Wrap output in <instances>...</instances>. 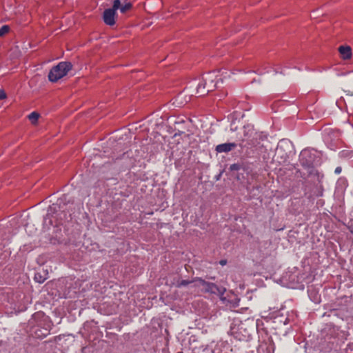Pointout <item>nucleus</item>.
I'll list each match as a JSON object with an SVG mask.
<instances>
[{
  "label": "nucleus",
  "instance_id": "nucleus-1",
  "mask_svg": "<svg viewBox=\"0 0 353 353\" xmlns=\"http://www.w3.org/2000/svg\"><path fill=\"white\" fill-rule=\"evenodd\" d=\"M217 75L215 72H210L203 77L202 81L199 82L196 86L195 91H191L190 88H185L182 92L178 95V99L185 97V103L190 100L191 96L194 94L202 97L207 94L209 92L214 90L218 88L219 80L223 83L222 79H216Z\"/></svg>",
  "mask_w": 353,
  "mask_h": 353
},
{
  "label": "nucleus",
  "instance_id": "nucleus-2",
  "mask_svg": "<svg viewBox=\"0 0 353 353\" xmlns=\"http://www.w3.org/2000/svg\"><path fill=\"white\" fill-rule=\"evenodd\" d=\"M299 161L301 165L307 170L308 175L317 176L319 179V173L316 169V166L319 164V159L312 150H303L299 154Z\"/></svg>",
  "mask_w": 353,
  "mask_h": 353
},
{
  "label": "nucleus",
  "instance_id": "nucleus-3",
  "mask_svg": "<svg viewBox=\"0 0 353 353\" xmlns=\"http://www.w3.org/2000/svg\"><path fill=\"white\" fill-rule=\"evenodd\" d=\"M205 292L217 294L221 301L224 303L238 305L240 299L238 294L230 288H205Z\"/></svg>",
  "mask_w": 353,
  "mask_h": 353
},
{
  "label": "nucleus",
  "instance_id": "nucleus-4",
  "mask_svg": "<svg viewBox=\"0 0 353 353\" xmlns=\"http://www.w3.org/2000/svg\"><path fill=\"white\" fill-rule=\"evenodd\" d=\"M72 65L69 61H61L54 66L49 72L48 79L52 82H57L65 77L72 70Z\"/></svg>",
  "mask_w": 353,
  "mask_h": 353
},
{
  "label": "nucleus",
  "instance_id": "nucleus-5",
  "mask_svg": "<svg viewBox=\"0 0 353 353\" xmlns=\"http://www.w3.org/2000/svg\"><path fill=\"white\" fill-rule=\"evenodd\" d=\"M121 0H114L113 1L112 8L105 9L103 12V19L104 23L108 26H113L115 24V17L117 15V10L120 7Z\"/></svg>",
  "mask_w": 353,
  "mask_h": 353
},
{
  "label": "nucleus",
  "instance_id": "nucleus-6",
  "mask_svg": "<svg viewBox=\"0 0 353 353\" xmlns=\"http://www.w3.org/2000/svg\"><path fill=\"white\" fill-rule=\"evenodd\" d=\"M244 136H248L250 139L248 140V144L253 147H256L260 144L259 141L266 138V136L263 135L262 132H255L252 128L244 127L243 129Z\"/></svg>",
  "mask_w": 353,
  "mask_h": 353
},
{
  "label": "nucleus",
  "instance_id": "nucleus-7",
  "mask_svg": "<svg viewBox=\"0 0 353 353\" xmlns=\"http://www.w3.org/2000/svg\"><path fill=\"white\" fill-rule=\"evenodd\" d=\"M307 294L310 299L314 303H319L321 301V295L318 288H308Z\"/></svg>",
  "mask_w": 353,
  "mask_h": 353
},
{
  "label": "nucleus",
  "instance_id": "nucleus-8",
  "mask_svg": "<svg viewBox=\"0 0 353 353\" xmlns=\"http://www.w3.org/2000/svg\"><path fill=\"white\" fill-rule=\"evenodd\" d=\"M236 146V144L234 143H225L216 145V151L219 153L228 152L234 149Z\"/></svg>",
  "mask_w": 353,
  "mask_h": 353
},
{
  "label": "nucleus",
  "instance_id": "nucleus-9",
  "mask_svg": "<svg viewBox=\"0 0 353 353\" xmlns=\"http://www.w3.org/2000/svg\"><path fill=\"white\" fill-rule=\"evenodd\" d=\"M339 52L343 59H350L352 57V49L348 46H341Z\"/></svg>",
  "mask_w": 353,
  "mask_h": 353
},
{
  "label": "nucleus",
  "instance_id": "nucleus-10",
  "mask_svg": "<svg viewBox=\"0 0 353 353\" xmlns=\"http://www.w3.org/2000/svg\"><path fill=\"white\" fill-rule=\"evenodd\" d=\"M325 309L328 310L329 314H327V312H325L323 314V316H330L332 314H333L334 316H337L336 311L339 309L334 305H333V304H328V305L325 306Z\"/></svg>",
  "mask_w": 353,
  "mask_h": 353
},
{
  "label": "nucleus",
  "instance_id": "nucleus-11",
  "mask_svg": "<svg viewBox=\"0 0 353 353\" xmlns=\"http://www.w3.org/2000/svg\"><path fill=\"white\" fill-rule=\"evenodd\" d=\"M34 280L38 283H42L46 280V277L43 276L41 272H36L34 276Z\"/></svg>",
  "mask_w": 353,
  "mask_h": 353
},
{
  "label": "nucleus",
  "instance_id": "nucleus-12",
  "mask_svg": "<svg viewBox=\"0 0 353 353\" xmlns=\"http://www.w3.org/2000/svg\"><path fill=\"white\" fill-rule=\"evenodd\" d=\"M132 8V4L131 3H126L124 5L121 6L120 4V7L119 9L121 13H125L127 11L130 10Z\"/></svg>",
  "mask_w": 353,
  "mask_h": 353
},
{
  "label": "nucleus",
  "instance_id": "nucleus-13",
  "mask_svg": "<svg viewBox=\"0 0 353 353\" xmlns=\"http://www.w3.org/2000/svg\"><path fill=\"white\" fill-rule=\"evenodd\" d=\"M307 353H325V352L321 349L320 345H315L313 347L309 348Z\"/></svg>",
  "mask_w": 353,
  "mask_h": 353
},
{
  "label": "nucleus",
  "instance_id": "nucleus-14",
  "mask_svg": "<svg viewBox=\"0 0 353 353\" xmlns=\"http://www.w3.org/2000/svg\"><path fill=\"white\" fill-rule=\"evenodd\" d=\"M39 117V114L36 112H32L28 115V119L32 123H35Z\"/></svg>",
  "mask_w": 353,
  "mask_h": 353
},
{
  "label": "nucleus",
  "instance_id": "nucleus-15",
  "mask_svg": "<svg viewBox=\"0 0 353 353\" xmlns=\"http://www.w3.org/2000/svg\"><path fill=\"white\" fill-rule=\"evenodd\" d=\"M10 30V27L8 25H4L0 28V37H3Z\"/></svg>",
  "mask_w": 353,
  "mask_h": 353
},
{
  "label": "nucleus",
  "instance_id": "nucleus-16",
  "mask_svg": "<svg viewBox=\"0 0 353 353\" xmlns=\"http://www.w3.org/2000/svg\"><path fill=\"white\" fill-rule=\"evenodd\" d=\"M6 98V94L3 90L0 89V100L5 99Z\"/></svg>",
  "mask_w": 353,
  "mask_h": 353
},
{
  "label": "nucleus",
  "instance_id": "nucleus-17",
  "mask_svg": "<svg viewBox=\"0 0 353 353\" xmlns=\"http://www.w3.org/2000/svg\"><path fill=\"white\" fill-rule=\"evenodd\" d=\"M231 334L238 340H242V339L239 336L238 332L234 331L233 330H231Z\"/></svg>",
  "mask_w": 353,
  "mask_h": 353
},
{
  "label": "nucleus",
  "instance_id": "nucleus-18",
  "mask_svg": "<svg viewBox=\"0 0 353 353\" xmlns=\"http://www.w3.org/2000/svg\"><path fill=\"white\" fill-rule=\"evenodd\" d=\"M341 172H342V168H341V167H339V166L336 167L334 170V173L336 174H341Z\"/></svg>",
  "mask_w": 353,
  "mask_h": 353
},
{
  "label": "nucleus",
  "instance_id": "nucleus-19",
  "mask_svg": "<svg viewBox=\"0 0 353 353\" xmlns=\"http://www.w3.org/2000/svg\"><path fill=\"white\" fill-rule=\"evenodd\" d=\"M219 264L222 266L225 265L227 264V260L225 259H222L219 261Z\"/></svg>",
  "mask_w": 353,
  "mask_h": 353
},
{
  "label": "nucleus",
  "instance_id": "nucleus-20",
  "mask_svg": "<svg viewBox=\"0 0 353 353\" xmlns=\"http://www.w3.org/2000/svg\"><path fill=\"white\" fill-rule=\"evenodd\" d=\"M316 196H323V191L322 190H319L318 191V193L316 194Z\"/></svg>",
  "mask_w": 353,
  "mask_h": 353
},
{
  "label": "nucleus",
  "instance_id": "nucleus-21",
  "mask_svg": "<svg viewBox=\"0 0 353 353\" xmlns=\"http://www.w3.org/2000/svg\"><path fill=\"white\" fill-rule=\"evenodd\" d=\"M189 283H190V282H188V281H185V280H183V281H181V285H188V284H189Z\"/></svg>",
  "mask_w": 353,
  "mask_h": 353
},
{
  "label": "nucleus",
  "instance_id": "nucleus-22",
  "mask_svg": "<svg viewBox=\"0 0 353 353\" xmlns=\"http://www.w3.org/2000/svg\"><path fill=\"white\" fill-rule=\"evenodd\" d=\"M282 143H283V142H281V143H280V145H279V147H278V148H277V150H276V153H278V152H279V150H280V148H281V144H282Z\"/></svg>",
  "mask_w": 353,
  "mask_h": 353
},
{
  "label": "nucleus",
  "instance_id": "nucleus-23",
  "mask_svg": "<svg viewBox=\"0 0 353 353\" xmlns=\"http://www.w3.org/2000/svg\"><path fill=\"white\" fill-rule=\"evenodd\" d=\"M348 94L350 95V96H352L353 95V92L348 91Z\"/></svg>",
  "mask_w": 353,
  "mask_h": 353
},
{
  "label": "nucleus",
  "instance_id": "nucleus-24",
  "mask_svg": "<svg viewBox=\"0 0 353 353\" xmlns=\"http://www.w3.org/2000/svg\"><path fill=\"white\" fill-rule=\"evenodd\" d=\"M287 321H288V319L286 318V319H285V321H283V323H284L285 325H286V324H287Z\"/></svg>",
  "mask_w": 353,
  "mask_h": 353
},
{
  "label": "nucleus",
  "instance_id": "nucleus-25",
  "mask_svg": "<svg viewBox=\"0 0 353 353\" xmlns=\"http://www.w3.org/2000/svg\"><path fill=\"white\" fill-rule=\"evenodd\" d=\"M165 285H167V286L171 285V284H169L167 281L165 283Z\"/></svg>",
  "mask_w": 353,
  "mask_h": 353
},
{
  "label": "nucleus",
  "instance_id": "nucleus-26",
  "mask_svg": "<svg viewBox=\"0 0 353 353\" xmlns=\"http://www.w3.org/2000/svg\"><path fill=\"white\" fill-rule=\"evenodd\" d=\"M233 167H234V168H236L235 164H233V165L231 166V168H232V169H233Z\"/></svg>",
  "mask_w": 353,
  "mask_h": 353
},
{
  "label": "nucleus",
  "instance_id": "nucleus-27",
  "mask_svg": "<svg viewBox=\"0 0 353 353\" xmlns=\"http://www.w3.org/2000/svg\"><path fill=\"white\" fill-rule=\"evenodd\" d=\"M233 167H234V168H236L235 164H233V165L231 166V168H232V169H233Z\"/></svg>",
  "mask_w": 353,
  "mask_h": 353
},
{
  "label": "nucleus",
  "instance_id": "nucleus-28",
  "mask_svg": "<svg viewBox=\"0 0 353 353\" xmlns=\"http://www.w3.org/2000/svg\"><path fill=\"white\" fill-rule=\"evenodd\" d=\"M50 289H51V290H57V288H51Z\"/></svg>",
  "mask_w": 353,
  "mask_h": 353
},
{
  "label": "nucleus",
  "instance_id": "nucleus-29",
  "mask_svg": "<svg viewBox=\"0 0 353 353\" xmlns=\"http://www.w3.org/2000/svg\"><path fill=\"white\" fill-rule=\"evenodd\" d=\"M242 142H244L245 141V139H241Z\"/></svg>",
  "mask_w": 353,
  "mask_h": 353
},
{
  "label": "nucleus",
  "instance_id": "nucleus-30",
  "mask_svg": "<svg viewBox=\"0 0 353 353\" xmlns=\"http://www.w3.org/2000/svg\"><path fill=\"white\" fill-rule=\"evenodd\" d=\"M126 0H123V2H125Z\"/></svg>",
  "mask_w": 353,
  "mask_h": 353
}]
</instances>
